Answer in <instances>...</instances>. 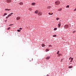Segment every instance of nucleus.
Instances as JSON below:
<instances>
[{
  "label": "nucleus",
  "mask_w": 76,
  "mask_h": 76,
  "mask_svg": "<svg viewBox=\"0 0 76 76\" xmlns=\"http://www.w3.org/2000/svg\"><path fill=\"white\" fill-rule=\"evenodd\" d=\"M60 4V2L59 1H56L55 2V4L56 5H58L59 4Z\"/></svg>",
  "instance_id": "obj_1"
},
{
  "label": "nucleus",
  "mask_w": 76,
  "mask_h": 76,
  "mask_svg": "<svg viewBox=\"0 0 76 76\" xmlns=\"http://www.w3.org/2000/svg\"><path fill=\"white\" fill-rule=\"evenodd\" d=\"M38 15L39 16H41L42 14V12H39L38 13Z\"/></svg>",
  "instance_id": "obj_2"
},
{
  "label": "nucleus",
  "mask_w": 76,
  "mask_h": 76,
  "mask_svg": "<svg viewBox=\"0 0 76 76\" xmlns=\"http://www.w3.org/2000/svg\"><path fill=\"white\" fill-rule=\"evenodd\" d=\"M69 27L68 25H65L64 26V28H65V29H67Z\"/></svg>",
  "instance_id": "obj_3"
},
{
  "label": "nucleus",
  "mask_w": 76,
  "mask_h": 76,
  "mask_svg": "<svg viewBox=\"0 0 76 76\" xmlns=\"http://www.w3.org/2000/svg\"><path fill=\"white\" fill-rule=\"evenodd\" d=\"M70 59H71L70 61V62H72V61L73 60V58L70 57L69 58V60H70Z\"/></svg>",
  "instance_id": "obj_4"
},
{
  "label": "nucleus",
  "mask_w": 76,
  "mask_h": 76,
  "mask_svg": "<svg viewBox=\"0 0 76 76\" xmlns=\"http://www.w3.org/2000/svg\"><path fill=\"white\" fill-rule=\"evenodd\" d=\"M6 1H7V2L9 3L11 2V0H7Z\"/></svg>",
  "instance_id": "obj_5"
},
{
  "label": "nucleus",
  "mask_w": 76,
  "mask_h": 76,
  "mask_svg": "<svg viewBox=\"0 0 76 76\" xmlns=\"http://www.w3.org/2000/svg\"><path fill=\"white\" fill-rule=\"evenodd\" d=\"M20 17H17V18H16V20H20Z\"/></svg>",
  "instance_id": "obj_6"
},
{
  "label": "nucleus",
  "mask_w": 76,
  "mask_h": 76,
  "mask_svg": "<svg viewBox=\"0 0 76 76\" xmlns=\"http://www.w3.org/2000/svg\"><path fill=\"white\" fill-rule=\"evenodd\" d=\"M61 23H59L58 24V27H59V28L61 26Z\"/></svg>",
  "instance_id": "obj_7"
},
{
  "label": "nucleus",
  "mask_w": 76,
  "mask_h": 76,
  "mask_svg": "<svg viewBox=\"0 0 76 76\" xmlns=\"http://www.w3.org/2000/svg\"><path fill=\"white\" fill-rule=\"evenodd\" d=\"M50 57L48 56V57H46V60H49V59H50Z\"/></svg>",
  "instance_id": "obj_8"
},
{
  "label": "nucleus",
  "mask_w": 76,
  "mask_h": 76,
  "mask_svg": "<svg viewBox=\"0 0 76 76\" xmlns=\"http://www.w3.org/2000/svg\"><path fill=\"white\" fill-rule=\"evenodd\" d=\"M19 5H23V3L22 2H21L19 3Z\"/></svg>",
  "instance_id": "obj_9"
},
{
  "label": "nucleus",
  "mask_w": 76,
  "mask_h": 76,
  "mask_svg": "<svg viewBox=\"0 0 76 76\" xmlns=\"http://www.w3.org/2000/svg\"><path fill=\"white\" fill-rule=\"evenodd\" d=\"M51 6L47 7V9H51Z\"/></svg>",
  "instance_id": "obj_10"
},
{
  "label": "nucleus",
  "mask_w": 76,
  "mask_h": 76,
  "mask_svg": "<svg viewBox=\"0 0 76 76\" xmlns=\"http://www.w3.org/2000/svg\"><path fill=\"white\" fill-rule=\"evenodd\" d=\"M10 10H11L10 9H5V11H10Z\"/></svg>",
  "instance_id": "obj_11"
},
{
  "label": "nucleus",
  "mask_w": 76,
  "mask_h": 76,
  "mask_svg": "<svg viewBox=\"0 0 76 76\" xmlns=\"http://www.w3.org/2000/svg\"><path fill=\"white\" fill-rule=\"evenodd\" d=\"M31 5L33 6H35V2L32 3H31Z\"/></svg>",
  "instance_id": "obj_12"
},
{
  "label": "nucleus",
  "mask_w": 76,
  "mask_h": 76,
  "mask_svg": "<svg viewBox=\"0 0 76 76\" xmlns=\"http://www.w3.org/2000/svg\"><path fill=\"white\" fill-rule=\"evenodd\" d=\"M42 47H45V44H42Z\"/></svg>",
  "instance_id": "obj_13"
},
{
  "label": "nucleus",
  "mask_w": 76,
  "mask_h": 76,
  "mask_svg": "<svg viewBox=\"0 0 76 76\" xmlns=\"http://www.w3.org/2000/svg\"><path fill=\"white\" fill-rule=\"evenodd\" d=\"M38 10H37L36 11H35V12H35V13H36V14H37V13H38Z\"/></svg>",
  "instance_id": "obj_14"
},
{
  "label": "nucleus",
  "mask_w": 76,
  "mask_h": 76,
  "mask_svg": "<svg viewBox=\"0 0 76 76\" xmlns=\"http://www.w3.org/2000/svg\"><path fill=\"white\" fill-rule=\"evenodd\" d=\"M7 15V13H4V15H3V16H5L6 15Z\"/></svg>",
  "instance_id": "obj_15"
},
{
  "label": "nucleus",
  "mask_w": 76,
  "mask_h": 76,
  "mask_svg": "<svg viewBox=\"0 0 76 76\" xmlns=\"http://www.w3.org/2000/svg\"><path fill=\"white\" fill-rule=\"evenodd\" d=\"M58 54V57H60V56L61 55V53H59V54Z\"/></svg>",
  "instance_id": "obj_16"
},
{
  "label": "nucleus",
  "mask_w": 76,
  "mask_h": 76,
  "mask_svg": "<svg viewBox=\"0 0 76 76\" xmlns=\"http://www.w3.org/2000/svg\"><path fill=\"white\" fill-rule=\"evenodd\" d=\"M28 10L30 11H31L32 10V9L31 8H30L28 9Z\"/></svg>",
  "instance_id": "obj_17"
},
{
  "label": "nucleus",
  "mask_w": 76,
  "mask_h": 76,
  "mask_svg": "<svg viewBox=\"0 0 76 76\" xmlns=\"http://www.w3.org/2000/svg\"><path fill=\"white\" fill-rule=\"evenodd\" d=\"M61 10H62V9L61 8H60V9H59L58 10V11H61Z\"/></svg>",
  "instance_id": "obj_18"
},
{
  "label": "nucleus",
  "mask_w": 76,
  "mask_h": 76,
  "mask_svg": "<svg viewBox=\"0 0 76 76\" xmlns=\"http://www.w3.org/2000/svg\"><path fill=\"white\" fill-rule=\"evenodd\" d=\"M68 67L69 68H72L73 67L72 66H69Z\"/></svg>",
  "instance_id": "obj_19"
},
{
  "label": "nucleus",
  "mask_w": 76,
  "mask_h": 76,
  "mask_svg": "<svg viewBox=\"0 0 76 76\" xmlns=\"http://www.w3.org/2000/svg\"><path fill=\"white\" fill-rule=\"evenodd\" d=\"M11 15H12L11 14H10L9 15H7V16H8V17L11 16Z\"/></svg>",
  "instance_id": "obj_20"
},
{
  "label": "nucleus",
  "mask_w": 76,
  "mask_h": 76,
  "mask_svg": "<svg viewBox=\"0 0 76 76\" xmlns=\"http://www.w3.org/2000/svg\"><path fill=\"white\" fill-rule=\"evenodd\" d=\"M56 36H57L56 35H54L53 36V37H56Z\"/></svg>",
  "instance_id": "obj_21"
},
{
  "label": "nucleus",
  "mask_w": 76,
  "mask_h": 76,
  "mask_svg": "<svg viewBox=\"0 0 76 76\" xmlns=\"http://www.w3.org/2000/svg\"><path fill=\"white\" fill-rule=\"evenodd\" d=\"M59 51H58V52H57V54H59Z\"/></svg>",
  "instance_id": "obj_22"
},
{
  "label": "nucleus",
  "mask_w": 76,
  "mask_h": 76,
  "mask_svg": "<svg viewBox=\"0 0 76 76\" xmlns=\"http://www.w3.org/2000/svg\"><path fill=\"white\" fill-rule=\"evenodd\" d=\"M48 47H52V45H49V46H48Z\"/></svg>",
  "instance_id": "obj_23"
},
{
  "label": "nucleus",
  "mask_w": 76,
  "mask_h": 76,
  "mask_svg": "<svg viewBox=\"0 0 76 76\" xmlns=\"http://www.w3.org/2000/svg\"><path fill=\"white\" fill-rule=\"evenodd\" d=\"M69 5H67V6H66V8H69Z\"/></svg>",
  "instance_id": "obj_24"
},
{
  "label": "nucleus",
  "mask_w": 76,
  "mask_h": 76,
  "mask_svg": "<svg viewBox=\"0 0 76 76\" xmlns=\"http://www.w3.org/2000/svg\"><path fill=\"white\" fill-rule=\"evenodd\" d=\"M59 19V18H56V20H58Z\"/></svg>",
  "instance_id": "obj_25"
},
{
  "label": "nucleus",
  "mask_w": 76,
  "mask_h": 76,
  "mask_svg": "<svg viewBox=\"0 0 76 76\" xmlns=\"http://www.w3.org/2000/svg\"><path fill=\"white\" fill-rule=\"evenodd\" d=\"M10 29V27H9L8 28H7V30H9Z\"/></svg>",
  "instance_id": "obj_26"
},
{
  "label": "nucleus",
  "mask_w": 76,
  "mask_h": 76,
  "mask_svg": "<svg viewBox=\"0 0 76 76\" xmlns=\"http://www.w3.org/2000/svg\"><path fill=\"white\" fill-rule=\"evenodd\" d=\"M56 30H57V28H55L54 29V31Z\"/></svg>",
  "instance_id": "obj_27"
},
{
  "label": "nucleus",
  "mask_w": 76,
  "mask_h": 76,
  "mask_svg": "<svg viewBox=\"0 0 76 76\" xmlns=\"http://www.w3.org/2000/svg\"><path fill=\"white\" fill-rule=\"evenodd\" d=\"M46 51H49V49H46Z\"/></svg>",
  "instance_id": "obj_28"
},
{
  "label": "nucleus",
  "mask_w": 76,
  "mask_h": 76,
  "mask_svg": "<svg viewBox=\"0 0 76 76\" xmlns=\"http://www.w3.org/2000/svg\"><path fill=\"white\" fill-rule=\"evenodd\" d=\"M17 31H18V32H20V30H17Z\"/></svg>",
  "instance_id": "obj_29"
},
{
  "label": "nucleus",
  "mask_w": 76,
  "mask_h": 76,
  "mask_svg": "<svg viewBox=\"0 0 76 76\" xmlns=\"http://www.w3.org/2000/svg\"><path fill=\"white\" fill-rule=\"evenodd\" d=\"M9 17V16H7V17H6V19H8Z\"/></svg>",
  "instance_id": "obj_30"
},
{
  "label": "nucleus",
  "mask_w": 76,
  "mask_h": 76,
  "mask_svg": "<svg viewBox=\"0 0 76 76\" xmlns=\"http://www.w3.org/2000/svg\"><path fill=\"white\" fill-rule=\"evenodd\" d=\"M12 25H13V24H10V25H9V26H10Z\"/></svg>",
  "instance_id": "obj_31"
},
{
  "label": "nucleus",
  "mask_w": 76,
  "mask_h": 76,
  "mask_svg": "<svg viewBox=\"0 0 76 76\" xmlns=\"http://www.w3.org/2000/svg\"><path fill=\"white\" fill-rule=\"evenodd\" d=\"M19 29H20V30H22V28H20Z\"/></svg>",
  "instance_id": "obj_32"
},
{
  "label": "nucleus",
  "mask_w": 76,
  "mask_h": 76,
  "mask_svg": "<svg viewBox=\"0 0 76 76\" xmlns=\"http://www.w3.org/2000/svg\"><path fill=\"white\" fill-rule=\"evenodd\" d=\"M13 14V13L12 12L11 14H10L11 15H12Z\"/></svg>",
  "instance_id": "obj_33"
},
{
  "label": "nucleus",
  "mask_w": 76,
  "mask_h": 76,
  "mask_svg": "<svg viewBox=\"0 0 76 76\" xmlns=\"http://www.w3.org/2000/svg\"><path fill=\"white\" fill-rule=\"evenodd\" d=\"M53 13H52L50 14V15H53Z\"/></svg>",
  "instance_id": "obj_34"
},
{
  "label": "nucleus",
  "mask_w": 76,
  "mask_h": 76,
  "mask_svg": "<svg viewBox=\"0 0 76 76\" xmlns=\"http://www.w3.org/2000/svg\"><path fill=\"white\" fill-rule=\"evenodd\" d=\"M74 11H76V9H75V10H74Z\"/></svg>",
  "instance_id": "obj_35"
},
{
  "label": "nucleus",
  "mask_w": 76,
  "mask_h": 76,
  "mask_svg": "<svg viewBox=\"0 0 76 76\" xmlns=\"http://www.w3.org/2000/svg\"><path fill=\"white\" fill-rule=\"evenodd\" d=\"M75 32V31H73V33H74Z\"/></svg>",
  "instance_id": "obj_36"
},
{
  "label": "nucleus",
  "mask_w": 76,
  "mask_h": 76,
  "mask_svg": "<svg viewBox=\"0 0 76 76\" xmlns=\"http://www.w3.org/2000/svg\"><path fill=\"white\" fill-rule=\"evenodd\" d=\"M48 14H49V15L51 14V13H48Z\"/></svg>",
  "instance_id": "obj_37"
},
{
  "label": "nucleus",
  "mask_w": 76,
  "mask_h": 76,
  "mask_svg": "<svg viewBox=\"0 0 76 76\" xmlns=\"http://www.w3.org/2000/svg\"><path fill=\"white\" fill-rule=\"evenodd\" d=\"M7 20H5V22H6L7 21Z\"/></svg>",
  "instance_id": "obj_38"
},
{
  "label": "nucleus",
  "mask_w": 76,
  "mask_h": 76,
  "mask_svg": "<svg viewBox=\"0 0 76 76\" xmlns=\"http://www.w3.org/2000/svg\"><path fill=\"white\" fill-rule=\"evenodd\" d=\"M47 76H49V75H47Z\"/></svg>",
  "instance_id": "obj_39"
},
{
  "label": "nucleus",
  "mask_w": 76,
  "mask_h": 76,
  "mask_svg": "<svg viewBox=\"0 0 76 76\" xmlns=\"http://www.w3.org/2000/svg\"><path fill=\"white\" fill-rule=\"evenodd\" d=\"M0 0L1 1V0Z\"/></svg>",
  "instance_id": "obj_40"
}]
</instances>
